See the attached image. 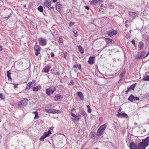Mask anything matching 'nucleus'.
Returning a JSON list of instances; mask_svg holds the SVG:
<instances>
[{
	"label": "nucleus",
	"mask_w": 149,
	"mask_h": 149,
	"mask_svg": "<svg viewBox=\"0 0 149 149\" xmlns=\"http://www.w3.org/2000/svg\"><path fill=\"white\" fill-rule=\"evenodd\" d=\"M56 90V88L54 86H51L46 90V94L50 95V94H52Z\"/></svg>",
	"instance_id": "7ed1b4c3"
},
{
	"label": "nucleus",
	"mask_w": 149,
	"mask_h": 149,
	"mask_svg": "<svg viewBox=\"0 0 149 149\" xmlns=\"http://www.w3.org/2000/svg\"><path fill=\"white\" fill-rule=\"evenodd\" d=\"M149 54V51H148V53H147L146 55V56H144L145 57H147L148 55Z\"/></svg>",
	"instance_id": "603ef678"
},
{
	"label": "nucleus",
	"mask_w": 149,
	"mask_h": 149,
	"mask_svg": "<svg viewBox=\"0 0 149 149\" xmlns=\"http://www.w3.org/2000/svg\"><path fill=\"white\" fill-rule=\"evenodd\" d=\"M38 10L40 12H42L43 11V8L42 6H39L38 8Z\"/></svg>",
	"instance_id": "c85d7f7f"
},
{
	"label": "nucleus",
	"mask_w": 149,
	"mask_h": 149,
	"mask_svg": "<svg viewBox=\"0 0 149 149\" xmlns=\"http://www.w3.org/2000/svg\"><path fill=\"white\" fill-rule=\"evenodd\" d=\"M58 42L59 43H62L63 42V40L61 38L59 37L58 39Z\"/></svg>",
	"instance_id": "c9c22d12"
},
{
	"label": "nucleus",
	"mask_w": 149,
	"mask_h": 149,
	"mask_svg": "<svg viewBox=\"0 0 149 149\" xmlns=\"http://www.w3.org/2000/svg\"><path fill=\"white\" fill-rule=\"evenodd\" d=\"M117 116L119 117H126L127 116V115L125 113H120L118 112Z\"/></svg>",
	"instance_id": "f3484780"
},
{
	"label": "nucleus",
	"mask_w": 149,
	"mask_h": 149,
	"mask_svg": "<svg viewBox=\"0 0 149 149\" xmlns=\"http://www.w3.org/2000/svg\"><path fill=\"white\" fill-rule=\"evenodd\" d=\"M85 8L87 10H89V7L88 6H86Z\"/></svg>",
	"instance_id": "6e6d98bb"
},
{
	"label": "nucleus",
	"mask_w": 149,
	"mask_h": 149,
	"mask_svg": "<svg viewBox=\"0 0 149 149\" xmlns=\"http://www.w3.org/2000/svg\"><path fill=\"white\" fill-rule=\"evenodd\" d=\"M74 82L72 81H71L69 83L70 85H73V84Z\"/></svg>",
	"instance_id": "49530a36"
},
{
	"label": "nucleus",
	"mask_w": 149,
	"mask_h": 149,
	"mask_svg": "<svg viewBox=\"0 0 149 149\" xmlns=\"http://www.w3.org/2000/svg\"><path fill=\"white\" fill-rule=\"evenodd\" d=\"M125 74V73L124 72L121 73L120 74L121 77H123Z\"/></svg>",
	"instance_id": "de8ad7c7"
},
{
	"label": "nucleus",
	"mask_w": 149,
	"mask_h": 149,
	"mask_svg": "<svg viewBox=\"0 0 149 149\" xmlns=\"http://www.w3.org/2000/svg\"><path fill=\"white\" fill-rule=\"evenodd\" d=\"M149 144V136L143 139L142 141L138 144L137 146L134 143H130V149H145L146 147Z\"/></svg>",
	"instance_id": "f257e3e1"
},
{
	"label": "nucleus",
	"mask_w": 149,
	"mask_h": 149,
	"mask_svg": "<svg viewBox=\"0 0 149 149\" xmlns=\"http://www.w3.org/2000/svg\"><path fill=\"white\" fill-rule=\"evenodd\" d=\"M51 67L49 66H46L43 69V70H44L45 72H48L50 70Z\"/></svg>",
	"instance_id": "4468645a"
},
{
	"label": "nucleus",
	"mask_w": 149,
	"mask_h": 149,
	"mask_svg": "<svg viewBox=\"0 0 149 149\" xmlns=\"http://www.w3.org/2000/svg\"><path fill=\"white\" fill-rule=\"evenodd\" d=\"M51 8L52 9H54V7L53 6L52 7H51V8Z\"/></svg>",
	"instance_id": "052dcab7"
},
{
	"label": "nucleus",
	"mask_w": 149,
	"mask_h": 149,
	"mask_svg": "<svg viewBox=\"0 0 149 149\" xmlns=\"http://www.w3.org/2000/svg\"><path fill=\"white\" fill-rule=\"evenodd\" d=\"M18 84H15L14 85V88H17Z\"/></svg>",
	"instance_id": "8fccbe9b"
},
{
	"label": "nucleus",
	"mask_w": 149,
	"mask_h": 149,
	"mask_svg": "<svg viewBox=\"0 0 149 149\" xmlns=\"http://www.w3.org/2000/svg\"><path fill=\"white\" fill-rule=\"evenodd\" d=\"M10 71H8L7 72V76L8 78L9 81H11L12 79L10 77Z\"/></svg>",
	"instance_id": "6ab92c4d"
},
{
	"label": "nucleus",
	"mask_w": 149,
	"mask_h": 149,
	"mask_svg": "<svg viewBox=\"0 0 149 149\" xmlns=\"http://www.w3.org/2000/svg\"><path fill=\"white\" fill-rule=\"evenodd\" d=\"M73 67L74 68H78L79 69H80L81 68V64H79L78 65H74Z\"/></svg>",
	"instance_id": "7c9ffc66"
},
{
	"label": "nucleus",
	"mask_w": 149,
	"mask_h": 149,
	"mask_svg": "<svg viewBox=\"0 0 149 149\" xmlns=\"http://www.w3.org/2000/svg\"><path fill=\"white\" fill-rule=\"evenodd\" d=\"M32 113H33L35 114V115L36 114H38V112L37 111H35L33 112H32Z\"/></svg>",
	"instance_id": "09e8293b"
},
{
	"label": "nucleus",
	"mask_w": 149,
	"mask_h": 149,
	"mask_svg": "<svg viewBox=\"0 0 149 149\" xmlns=\"http://www.w3.org/2000/svg\"><path fill=\"white\" fill-rule=\"evenodd\" d=\"M130 88H127V90L126 91L125 93H126V94H127L128 92L130 91Z\"/></svg>",
	"instance_id": "a18cd8bd"
},
{
	"label": "nucleus",
	"mask_w": 149,
	"mask_h": 149,
	"mask_svg": "<svg viewBox=\"0 0 149 149\" xmlns=\"http://www.w3.org/2000/svg\"><path fill=\"white\" fill-rule=\"evenodd\" d=\"M101 2H102V0H93L91 1V4L92 5H94L96 4H99Z\"/></svg>",
	"instance_id": "f8f14e48"
},
{
	"label": "nucleus",
	"mask_w": 149,
	"mask_h": 149,
	"mask_svg": "<svg viewBox=\"0 0 149 149\" xmlns=\"http://www.w3.org/2000/svg\"><path fill=\"white\" fill-rule=\"evenodd\" d=\"M129 16L133 19L137 15V14L134 12H130L129 13Z\"/></svg>",
	"instance_id": "1a4fd4ad"
},
{
	"label": "nucleus",
	"mask_w": 149,
	"mask_h": 149,
	"mask_svg": "<svg viewBox=\"0 0 149 149\" xmlns=\"http://www.w3.org/2000/svg\"><path fill=\"white\" fill-rule=\"evenodd\" d=\"M39 117L38 116V114H37L36 115H35V116L34 117V119H38L39 118Z\"/></svg>",
	"instance_id": "a19ab883"
},
{
	"label": "nucleus",
	"mask_w": 149,
	"mask_h": 149,
	"mask_svg": "<svg viewBox=\"0 0 149 149\" xmlns=\"http://www.w3.org/2000/svg\"><path fill=\"white\" fill-rule=\"evenodd\" d=\"M24 7H26V5H25L24 6Z\"/></svg>",
	"instance_id": "69168bd1"
},
{
	"label": "nucleus",
	"mask_w": 149,
	"mask_h": 149,
	"mask_svg": "<svg viewBox=\"0 0 149 149\" xmlns=\"http://www.w3.org/2000/svg\"><path fill=\"white\" fill-rule=\"evenodd\" d=\"M87 107L88 108V111L89 113H90L91 111V109L90 108V107L89 105L87 106Z\"/></svg>",
	"instance_id": "f704fd0d"
},
{
	"label": "nucleus",
	"mask_w": 149,
	"mask_h": 149,
	"mask_svg": "<svg viewBox=\"0 0 149 149\" xmlns=\"http://www.w3.org/2000/svg\"><path fill=\"white\" fill-rule=\"evenodd\" d=\"M74 118L73 119L72 118H71L72 119V120L74 122V121L76 120H79L81 118V116L78 114V115H75V116L74 117Z\"/></svg>",
	"instance_id": "dca6fc26"
},
{
	"label": "nucleus",
	"mask_w": 149,
	"mask_h": 149,
	"mask_svg": "<svg viewBox=\"0 0 149 149\" xmlns=\"http://www.w3.org/2000/svg\"><path fill=\"white\" fill-rule=\"evenodd\" d=\"M45 138V136L43 135L41 136V137L40 139V141H43Z\"/></svg>",
	"instance_id": "58836bf2"
},
{
	"label": "nucleus",
	"mask_w": 149,
	"mask_h": 149,
	"mask_svg": "<svg viewBox=\"0 0 149 149\" xmlns=\"http://www.w3.org/2000/svg\"><path fill=\"white\" fill-rule=\"evenodd\" d=\"M134 124H135V125H137V123H134Z\"/></svg>",
	"instance_id": "338daca9"
},
{
	"label": "nucleus",
	"mask_w": 149,
	"mask_h": 149,
	"mask_svg": "<svg viewBox=\"0 0 149 149\" xmlns=\"http://www.w3.org/2000/svg\"><path fill=\"white\" fill-rule=\"evenodd\" d=\"M62 7V6L60 4V3L57 2L56 3V10L58 11H60L61 10V9Z\"/></svg>",
	"instance_id": "ddd939ff"
},
{
	"label": "nucleus",
	"mask_w": 149,
	"mask_h": 149,
	"mask_svg": "<svg viewBox=\"0 0 149 149\" xmlns=\"http://www.w3.org/2000/svg\"><path fill=\"white\" fill-rule=\"evenodd\" d=\"M78 95L80 97L81 99L82 100H84V96L82 93L81 92H79L77 93Z\"/></svg>",
	"instance_id": "a211bd4d"
},
{
	"label": "nucleus",
	"mask_w": 149,
	"mask_h": 149,
	"mask_svg": "<svg viewBox=\"0 0 149 149\" xmlns=\"http://www.w3.org/2000/svg\"><path fill=\"white\" fill-rule=\"evenodd\" d=\"M78 49L79 50V51L82 54L84 52V49L81 47V46H78Z\"/></svg>",
	"instance_id": "b1692460"
},
{
	"label": "nucleus",
	"mask_w": 149,
	"mask_h": 149,
	"mask_svg": "<svg viewBox=\"0 0 149 149\" xmlns=\"http://www.w3.org/2000/svg\"><path fill=\"white\" fill-rule=\"evenodd\" d=\"M144 80L146 81H149V76L146 74L144 76Z\"/></svg>",
	"instance_id": "393cba45"
},
{
	"label": "nucleus",
	"mask_w": 149,
	"mask_h": 149,
	"mask_svg": "<svg viewBox=\"0 0 149 149\" xmlns=\"http://www.w3.org/2000/svg\"><path fill=\"white\" fill-rule=\"evenodd\" d=\"M57 0H53V2L55 3L57 1Z\"/></svg>",
	"instance_id": "4d7b16f0"
},
{
	"label": "nucleus",
	"mask_w": 149,
	"mask_h": 149,
	"mask_svg": "<svg viewBox=\"0 0 149 149\" xmlns=\"http://www.w3.org/2000/svg\"><path fill=\"white\" fill-rule=\"evenodd\" d=\"M103 132L102 130H101L98 129L97 133V135L98 136H100L102 135Z\"/></svg>",
	"instance_id": "aec40b11"
},
{
	"label": "nucleus",
	"mask_w": 149,
	"mask_h": 149,
	"mask_svg": "<svg viewBox=\"0 0 149 149\" xmlns=\"http://www.w3.org/2000/svg\"><path fill=\"white\" fill-rule=\"evenodd\" d=\"M134 96L132 94H131L128 98V100L131 102H132L134 101Z\"/></svg>",
	"instance_id": "5701e85b"
},
{
	"label": "nucleus",
	"mask_w": 149,
	"mask_h": 149,
	"mask_svg": "<svg viewBox=\"0 0 149 149\" xmlns=\"http://www.w3.org/2000/svg\"><path fill=\"white\" fill-rule=\"evenodd\" d=\"M132 42L134 45H135V41L133 39L132 41Z\"/></svg>",
	"instance_id": "c03bdc74"
},
{
	"label": "nucleus",
	"mask_w": 149,
	"mask_h": 149,
	"mask_svg": "<svg viewBox=\"0 0 149 149\" xmlns=\"http://www.w3.org/2000/svg\"><path fill=\"white\" fill-rule=\"evenodd\" d=\"M74 108L72 109L71 110V112H72L74 110Z\"/></svg>",
	"instance_id": "bf43d9fd"
},
{
	"label": "nucleus",
	"mask_w": 149,
	"mask_h": 149,
	"mask_svg": "<svg viewBox=\"0 0 149 149\" xmlns=\"http://www.w3.org/2000/svg\"><path fill=\"white\" fill-rule=\"evenodd\" d=\"M56 73L58 75H59V73L58 72H56Z\"/></svg>",
	"instance_id": "680f3d73"
},
{
	"label": "nucleus",
	"mask_w": 149,
	"mask_h": 149,
	"mask_svg": "<svg viewBox=\"0 0 149 149\" xmlns=\"http://www.w3.org/2000/svg\"><path fill=\"white\" fill-rule=\"evenodd\" d=\"M43 135L45 136V138L49 136V135L48 133L47 132H45Z\"/></svg>",
	"instance_id": "e433bc0d"
},
{
	"label": "nucleus",
	"mask_w": 149,
	"mask_h": 149,
	"mask_svg": "<svg viewBox=\"0 0 149 149\" xmlns=\"http://www.w3.org/2000/svg\"><path fill=\"white\" fill-rule=\"evenodd\" d=\"M45 111L48 113H61V111L54 109H45Z\"/></svg>",
	"instance_id": "20e7f679"
},
{
	"label": "nucleus",
	"mask_w": 149,
	"mask_h": 149,
	"mask_svg": "<svg viewBox=\"0 0 149 149\" xmlns=\"http://www.w3.org/2000/svg\"><path fill=\"white\" fill-rule=\"evenodd\" d=\"M39 42V44L41 46H44L47 43V40L44 38H40L38 40Z\"/></svg>",
	"instance_id": "39448f33"
},
{
	"label": "nucleus",
	"mask_w": 149,
	"mask_h": 149,
	"mask_svg": "<svg viewBox=\"0 0 149 149\" xmlns=\"http://www.w3.org/2000/svg\"><path fill=\"white\" fill-rule=\"evenodd\" d=\"M36 43L34 47V49L36 51H40L41 48L40 46L38 45H37Z\"/></svg>",
	"instance_id": "2eb2a0df"
},
{
	"label": "nucleus",
	"mask_w": 149,
	"mask_h": 149,
	"mask_svg": "<svg viewBox=\"0 0 149 149\" xmlns=\"http://www.w3.org/2000/svg\"><path fill=\"white\" fill-rule=\"evenodd\" d=\"M52 0H46L44 3V5L48 8L49 9L51 8V5Z\"/></svg>",
	"instance_id": "423d86ee"
},
{
	"label": "nucleus",
	"mask_w": 149,
	"mask_h": 149,
	"mask_svg": "<svg viewBox=\"0 0 149 149\" xmlns=\"http://www.w3.org/2000/svg\"><path fill=\"white\" fill-rule=\"evenodd\" d=\"M74 24L75 22H70L69 24V29H71V27Z\"/></svg>",
	"instance_id": "bb28decb"
},
{
	"label": "nucleus",
	"mask_w": 149,
	"mask_h": 149,
	"mask_svg": "<svg viewBox=\"0 0 149 149\" xmlns=\"http://www.w3.org/2000/svg\"><path fill=\"white\" fill-rule=\"evenodd\" d=\"M63 98V96L61 95H56L54 97V100L56 101H59Z\"/></svg>",
	"instance_id": "9d476101"
},
{
	"label": "nucleus",
	"mask_w": 149,
	"mask_h": 149,
	"mask_svg": "<svg viewBox=\"0 0 149 149\" xmlns=\"http://www.w3.org/2000/svg\"><path fill=\"white\" fill-rule=\"evenodd\" d=\"M95 58V56H91L89 58L88 62L89 64L92 65L93 64Z\"/></svg>",
	"instance_id": "9b49d317"
},
{
	"label": "nucleus",
	"mask_w": 149,
	"mask_h": 149,
	"mask_svg": "<svg viewBox=\"0 0 149 149\" xmlns=\"http://www.w3.org/2000/svg\"><path fill=\"white\" fill-rule=\"evenodd\" d=\"M39 90V88L38 86L36 87H34L33 88V90L34 91H37Z\"/></svg>",
	"instance_id": "c756f323"
},
{
	"label": "nucleus",
	"mask_w": 149,
	"mask_h": 149,
	"mask_svg": "<svg viewBox=\"0 0 149 149\" xmlns=\"http://www.w3.org/2000/svg\"><path fill=\"white\" fill-rule=\"evenodd\" d=\"M144 43L141 42H140L139 44V47L140 49H142L144 47Z\"/></svg>",
	"instance_id": "4be33fe9"
},
{
	"label": "nucleus",
	"mask_w": 149,
	"mask_h": 149,
	"mask_svg": "<svg viewBox=\"0 0 149 149\" xmlns=\"http://www.w3.org/2000/svg\"><path fill=\"white\" fill-rule=\"evenodd\" d=\"M53 128V127H51L49 128V129H51L52 130Z\"/></svg>",
	"instance_id": "0e129e2a"
},
{
	"label": "nucleus",
	"mask_w": 149,
	"mask_h": 149,
	"mask_svg": "<svg viewBox=\"0 0 149 149\" xmlns=\"http://www.w3.org/2000/svg\"><path fill=\"white\" fill-rule=\"evenodd\" d=\"M28 102V100L26 98H24L18 104V105L19 107L21 108L26 106Z\"/></svg>",
	"instance_id": "f03ea898"
},
{
	"label": "nucleus",
	"mask_w": 149,
	"mask_h": 149,
	"mask_svg": "<svg viewBox=\"0 0 149 149\" xmlns=\"http://www.w3.org/2000/svg\"><path fill=\"white\" fill-rule=\"evenodd\" d=\"M130 34H129L128 35H127L126 38H127V39L129 38L130 37Z\"/></svg>",
	"instance_id": "5fc2aeb1"
},
{
	"label": "nucleus",
	"mask_w": 149,
	"mask_h": 149,
	"mask_svg": "<svg viewBox=\"0 0 149 149\" xmlns=\"http://www.w3.org/2000/svg\"><path fill=\"white\" fill-rule=\"evenodd\" d=\"M80 113L84 116H85L86 115V113L84 111H81L80 112Z\"/></svg>",
	"instance_id": "72a5a7b5"
},
{
	"label": "nucleus",
	"mask_w": 149,
	"mask_h": 149,
	"mask_svg": "<svg viewBox=\"0 0 149 149\" xmlns=\"http://www.w3.org/2000/svg\"><path fill=\"white\" fill-rule=\"evenodd\" d=\"M72 32L74 33V36L75 37H77V31H76L73 30L72 31Z\"/></svg>",
	"instance_id": "4c0bfd02"
},
{
	"label": "nucleus",
	"mask_w": 149,
	"mask_h": 149,
	"mask_svg": "<svg viewBox=\"0 0 149 149\" xmlns=\"http://www.w3.org/2000/svg\"><path fill=\"white\" fill-rule=\"evenodd\" d=\"M2 96V95L1 94H0V98H1Z\"/></svg>",
	"instance_id": "13d9d810"
},
{
	"label": "nucleus",
	"mask_w": 149,
	"mask_h": 149,
	"mask_svg": "<svg viewBox=\"0 0 149 149\" xmlns=\"http://www.w3.org/2000/svg\"><path fill=\"white\" fill-rule=\"evenodd\" d=\"M51 56L52 57H53L54 56V53H53L52 52L51 53Z\"/></svg>",
	"instance_id": "37998d69"
},
{
	"label": "nucleus",
	"mask_w": 149,
	"mask_h": 149,
	"mask_svg": "<svg viewBox=\"0 0 149 149\" xmlns=\"http://www.w3.org/2000/svg\"><path fill=\"white\" fill-rule=\"evenodd\" d=\"M95 135V133L94 132H92L90 134V136L92 139H94V137Z\"/></svg>",
	"instance_id": "2f4dec72"
},
{
	"label": "nucleus",
	"mask_w": 149,
	"mask_h": 149,
	"mask_svg": "<svg viewBox=\"0 0 149 149\" xmlns=\"http://www.w3.org/2000/svg\"><path fill=\"white\" fill-rule=\"evenodd\" d=\"M47 133L49 134V135H50L51 134V132L50 130H49Z\"/></svg>",
	"instance_id": "3c124183"
},
{
	"label": "nucleus",
	"mask_w": 149,
	"mask_h": 149,
	"mask_svg": "<svg viewBox=\"0 0 149 149\" xmlns=\"http://www.w3.org/2000/svg\"><path fill=\"white\" fill-rule=\"evenodd\" d=\"M117 33V31L113 29L107 31L108 35L110 37H111L113 35L116 34Z\"/></svg>",
	"instance_id": "6e6552de"
},
{
	"label": "nucleus",
	"mask_w": 149,
	"mask_h": 149,
	"mask_svg": "<svg viewBox=\"0 0 149 149\" xmlns=\"http://www.w3.org/2000/svg\"><path fill=\"white\" fill-rule=\"evenodd\" d=\"M71 115H72V117H74L75 116V115H75V114H74L73 113H71Z\"/></svg>",
	"instance_id": "864d4df0"
},
{
	"label": "nucleus",
	"mask_w": 149,
	"mask_h": 149,
	"mask_svg": "<svg viewBox=\"0 0 149 149\" xmlns=\"http://www.w3.org/2000/svg\"><path fill=\"white\" fill-rule=\"evenodd\" d=\"M121 109H119V110H118V111H119V112H121Z\"/></svg>",
	"instance_id": "e2e57ef3"
},
{
	"label": "nucleus",
	"mask_w": 149,
	"mask_h": 149,
	"mask_svg": "<svg viewBox=\"0 0 149 149\" xmlns=\"http://www.w3.org/2000/svg\"><path fill=\"white\" fill-rule=\"evenodd\" d=\"M139 100V97H135L134 96V101H136V100Z\"/></svg>",
	"instance_id": "ea45409f"
},
{
	"label": "nucleus",
	"mask_w": 149,
	"mask_h": 149,
	"mask_svg": "<svg viewBox=\"0 0 149 149\" xmlns=\"http://www.w3.org/2000/svg\"><path fill=\"white\" fill-rule=\"evenodd\" d=\"M144 53H140L136 55L135 58L136 59H142L145 58Z\"/></svg>",
	"instance_id": "0eeeda50"
},
{
	"label": "nucleus",
	"mask_w": 149,
	"mask_h": 149,
	"mask_svg": "<svg viewBox=\"0 0 149 149\" xmlns=\"http://www.w3.org/2000/svg\"><path fill=\"white\" fill-rule=\"evenodd\" d=\"M32 84V82H29L26 87V89H29L30 87H31V85Z\"/></svg>",
	"instance_id": "a878e982"
},
{
	"label": "nucleus",
	"mask_w": 149,
	"mask_h": 149,
	"mask_svg": "<svg viewBox=\"0 0 149 149\" xmlns=\"http://www.w3.org/2000/svg\"><path fill=\"white\" fill-rule=\"evenodd\" d=\"M40 51H36L35 52V55L36 56H38V54L40 53Z\"/></svg>",
	"instance_id": "79ce46f5"
},
{
	"label": "nucleus",
	"mask_w": 149,
	"mask_h": 149,
	"mask_svg": "<svg viewBox=\"0 0 149 149\" xmlns=\"http://www.w3.org/2000/svg\"><path fill=\"white\" fill-rule=\"evenodd\" d=\"M136 84V83L134 84H133L130 86V87L129 88H130V89H132L134 90Z\"/></svg>",
	"instance_id": "cd10ccee"
},
{
	"label": "nucleus",
	"mask_w": 149,
	"mask_h": 149,
	"mask_svg": "<svg viewBox=\"0 0 149 149\" xmlns=\"http://www.w3.org/2000/svg\"><path fill=\"white\" fill-rule=\"evenodd\" d=\"M9 16H8V17H7V18H8L9 17Z\"/></svg>",
	"instance_id": "774afa93"
},
{
	"label": "nucleus",
	"mask_w": 149,
	"mask_h": 149,
	"mask_svg": "<svg viewBox=\"0 0 149 149\" xmlns=\"http://www.w3.org/2000/svg\"><path fill=\"white\" fill-rule=\"evenodd\" d=\"M106 39H107V43L108 44L111 42L112 41V40L111 39H109V38L107 39V38Z\"/></svg>",
	"instance_id": "473e14b6"
},
{
	"label": "nucleus",
	"mask_w": 149,
	"mask_h": 149,
	"mask_svg": "<svg viewBox=\"0 0 149 149\" xmlns=\"http://www.w3.org/2000/svg\"><path fill=\"white\" fill-rule=\"evenodd\" d=\"M106 125L105 124H104L101 125L99 128L100 130H103V131L104 132L106 128Z\"/></svg>",
	"instance_id": "412c9836"
}]
</instances>
